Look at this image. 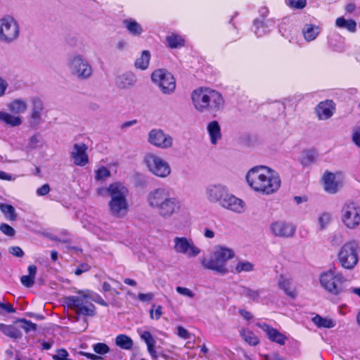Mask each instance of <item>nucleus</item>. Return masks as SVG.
Returning <instances> with one entry per match:
<instances>
[{
  "mask_svg": "<svg viewBox=\"0 0 360 360\" xmlns=\"http://www.w3.org/2000/svg\"><path fill=\"white\" fill-rule=\"evenodd\" d=\"M147 202L150 207L156 210L163 219H169L181 209L180 200L166 188H158L147 195Z\"/></svg>",
  "mask_w": 360,
  "mask_h": 360,
  "instance_id": "obj_1",
  "label": "nucleus"
},
{
  "mask_svg": "<svg viewBox=\"0 0 360 360\" xmlns=\"http://www.w3.org/2000/svg\"><path fill=\"white\" fill-rule=\"evenodd\" d=\"M246 180L253 190L266 195L275 193L281 186L278 174L265 166L252 168L246 174Z\"/></svg>",
  "mask_w": 360,
  "mask_h": 360,
  "instance_id": "obj_2",
  "label": "nucleus"
},
{
  "mask_svg": "<svg viewBox=\"0 0 360 360\" xmlns=\"http://www.w3.org/2000/svg\"><path fill=\"white\" fill-rule=\"evenodd\" d=\"M207 200L218 203L221 207L236 213H243L245 210V202L230 193L227 186L222 184H210L205 189Z\"/></svg>",
  "mask_w": 360,
  "mask_h": 360,
  "instance_id": "obj_3",
  "label": "nucleus"
},
{
  "mask_svg": "<svg viewBox=\"0 0 360 360\" xmlns=\"http://www.w3.org/2000/svg\"><path fill=\"white\" fill-rule=\"evenodd\" d=\"M192 101L198 111L214 115L222 110L224 105L221 93L210 88H199L193 91Z\"/></svg>",
  "mask_w": 360,
  "mask_h": 360,
  "instance_id": "obj_4",
  "label": "nucleus"
},
{
  "mask_svg": "<svg viewBox=\"0 0 360 360\" xmlns=\"http://www.w3.org/2000/svg\"><path fill=\"white\" fill-rule=\"evenodd\" d=\"M107 192L110 196L108 207L110 214L117 218L126 216L129 211L127 187L121 182H115L108 186Z\"/></svg>",
  "mask_w": 360,
  "mask_h": 360,
  "instance_id": "obj_5",
  "label": "nucleus"
},
{
  "mask_svg": "<svg viewBox=\"0 0 360 360\" xmlns=\"http://www.w3.org/2000/svg\"><path fill=\"white\" fill-rule=\"evenodd\" d=\"M233 257L234 252L233 250L219 246L215 249L210 258L203 257L200 262L205 269L224 274L228 272L226 262Z\"/></svg>",
  "mask_w": 360,
  "mask_h": 360,
  "instance_id": "obj_6",
  "label": "nucleus"
},
{
  "mask_svg": "<svg viewBox=\"0 0 360 360\" xmlns=\"http://www.w3.org/2000/svg\"><path fill=\"white\" fill-rule=\"evenodd\" d=\"M90 290H79L77 295L65 298V303L68 308L75 311L77 315L94 316L96 307L89 300Z\"/></svg>",
  "mask_w": 360,
  "mask_h": 360,
  "instance_id": "obj_7",
  "label": "nucleus"
},
{
  "mask_svg": "<svg viewBox=\"0 0 360 360\" xmlns=\"http://www.w3.org/2000/svg\"><path fill=\"white\" fill-rule=\"evenodd\" d=\"M67 68L70 75L79 80H87L93 75V67L90 61L79 53L69 56Z\"/></svg>",
  "mask_w": 360,
  "mask_h": 360,
  "instance_id": "obj_8",
  "label": "nucleus"
},
{
  "mask_svg": "<svg viewBox=\"0 0 360 360\" xmlns=\"http://www.w3.org/2000/svg\"><path fill=\"white\" fill-rule=\"evenodd\" d=\"M319 279L321 286L333 295H338L347 289V279L335 269L322 273Z\"/></svg>",
  "mask_w": 360,
  "mask_h": 360,
  "instance_id": "obj_9",
  "label": "nucleus"
},
{
  "mask_svg": "<svg viewBox=\"0 0 360 360\" xmlns=\"http://www.w3.org/2000/svg\"><path fill=\"white\" fill-rule=\"evenodd\" d=\"M360 252L359 243L356 240L346 242L338 252V262L340 265L347 270L353 269L359 262Z\"/></svg>",
  "mask_w": 360,
  "mask_h": 360,
  "instance_id": "obj_10",
  "label": "nucleus"
},
{
  "mask_svg": "<svg viewBox=\"0 0 360 360\" xmlns=\"http://www.w3.org/2000/svg\"><path fill=\"white\" fill-rule=\"evenodd\" d=\"M143 162L148 171L160 178H166L171 174V167L167 161L156 153H146Z\"/></svg>",
  "mask_w": 360,
  "mask_h": 360,
  "instance_id": "obj_11",
  "label": "nucleus"
},
{
  "mask_svg": "<svg viewBox=\"0 0 360 360\" xmlns=\"http://www.w3.org/2000/svg\"><path fill=\"white\" fill-rule=\"evenodd\" d=\"M151 79L165 94H170L175 90V79L172 74L165 69L155 70L151 75Z\"/></svg>",
  "mask_w": 360,
  "mask_h": 360,
  "instance_id": "obj_12",
  "label": "nucleus"
},
{
  "mask_svg": "<svg viewBox=\"0 0 360 360\" xmlns=\"http://www.w3.org/2000/svg\"><path fill=\"white\" fill-rule=\"evenodd\" d=\"M341 219L349 229H355L360 224V207L354 202L345 203L341 210Z\"/></svg>",
  "mask_w": 360,
  "mask_h": 360,
  "instance_id": "obj_13",
  "label": "nucleus"
},
{
  "mask_svg": "<svg viewBox=\"0 0 360 360\" xmlns=\"http://www.w3.org/2000/svg\"><path fill=\"white\" fill-rule=\"evenodd\" d=\"M173 241L174 250L178 254L191 258L197 257L200 253V250L195 246L191 239L186 237H175Z\"/></svg>",
  "mask_w": 360,
  "mask_h": 360,
  "instance_id": "obj_14",
  "label": "nucleus"
},
{
  "mask_svg": "<svg viewBox=\"0 0 360 360\" xmlns=\"http://www.w3.org/2000/svg\"><path fill=\"white\" fill-rule=\"evenodd\" d=\"M148 141L150 144L160 149H168L173 146V137L161 129H153L148 133Z\"/></svg>",
  "mask_w": 360,
  "mask_h": 360,
  "instance_id": "obj_15",
  "label": "nucleus"
},
{
  "mask_svg": "<svg viewBox=\"0 0 360 360\" xmlns=\"http://www.w3.org/2000/svg\"><path fill=\"white\" fill-rule=\"evenodd\" d=\"M19 35V27L16 21L11 18L0 20V41L11 42Z\"/></svg>",
  "mask_w": 360,
  "mask_h": 360,
  "instance_id": "obj_16",
  "label": "nucleus"
},
{
  "mask_svg": "<svg viewBox=\"0 0 360 360\" xmlns=\"http://www.w3.org/2000/svg\"><path fill=\"white\" fill-rule=\"evenodd\" d=\"M324 189L329 193H337L342 186L343 176L341 173H332L326 172L322 177Z\"/></svg>",
  "mask_w": 360,
  "mask_h": 360,
  "instance_id": "obj_17",
  "label": "nucleus"
},
{
  "mask_svg": "<svg viewBox=\"0 0 360 360\" xmlns=\"http://www.w3.org/2000/svg\"><path fill=\"white\" fill-rule=\"evenodd\" d=\"M295 230V226L283 221H274L270 226L271 233L276 237L292 238Z\"/></svg>",
  "mask_w": 360,
  "mask_h": 360,
  "instance_id": "obj_18",
  "label": "nucleus"
},
{
  "mask_svg": "<svg viewBox=\"0 0 360 360\" xmlns=\"http://www.w3.org/2000/svg\"><path fill=\"white\" fill-rule=\"evenodd\" d=\"M87 149L88 146L84 143H77L73 145L70 157L75 165L84 167L89 163Z\"/></svg>",
  "mask_w": 360,
  "mask_h": 360,
  "instance_id": "obj_19",
  "label": "nucleus"
},
{
  "mask_svg": "<svg viewBox=\"0 0 360 360\" xmlns=\"http://www.w3.org/2000/svg\"><path fill=\"white\" fill-rule=\"evenodd\" d=\"M259 328L266 333L268 338L280 345H284L287 337L280 333L276 328H274L266 323H257L256 324Z\"/></svg>",
  "mask_w": 360,
  "mask_h": 360,
  "instance_id": "obj_20",
  "label": "nucleus"
},
{
  "mask_svg": "<svg viewBox=\"0 0 360 360\" xmlns=\"http://www.w3.org/2000/svg\"><path fill=\"white\" fill-rule=\"evenodd\" d=\"M335 110L334 103L329 100L320 102L315 108L316 114L320 120H328L333 115Z\"/></svg>",
  "mask_w": 360,
  "mask_h": 360,
  "instance_id": "obj_21",
  "label": "nucleus"
},
{
  "mask_svg": "<svg viewBox=\"0 0 360 360\" xmlns=\"http://www.w3.org/2000/svg\"><path fill=\"white\" fill-rule=\"evenodd\" d=\"M137 81L136 75L131 72H126L117 75L115 85L120 89H127L134 86Z\"/></svg>",
  "mask_w": 360,
  "mask_h": 360,
  "instance_id": "obj_22",
  "label": "nucleus"
},
{
  "mask_svg": "<svg viewBox=\"0 0 360 360\" xmlns=\"http://www.w3.org/2000/svg\"><path fill=\"white\" fill-rule=\"evenodd\" d=\"M31 103L30 117L35 124H39L44 109L43 102L39 98L34 97L31 100Z\"/></svg>",
  "mask_w": 360,
  "mask_h": 360,
  "instance_id": "obj_23",
  "label": "nucleus"
},
{
  "mask_svg": "<svg viewBox=\"0 0 360 360\" xmlns=\"http://www.w3.org/2000/svg\"><path fill=\"white\" fill-rule=\"evenodd\" d=\"M207 130L210 138V142L216 145L221 139V127L217 121L210 122L207 127Z\"/></svg>",
  "mask_w": 360,
  "mask_h": 360,
  "instance_id": "obj_24",
  "label": "nucleus"
},
{
  "mask_svg": "<svg viewBox=\"0 0 360 360\" xmlns=\"http://www.w3.org/2000/svg\"><path fill=\"white\" fill-rule=\"evenodd\" d=\"M279 288L283 290L285 293L291 298H295L297 296V292L295 288L292 286L290 279L281 276L278 281Z\"/></svg>",
  "mask_w": 360,
  "mask_h": 360,
  "instance_id": "obj_25",
  "label": "nucleus"
},
{
  "mask_svg": "<svg viewBox=\"0 0 360 360\" xmlns=\"http://www.w3.org/2000/svg\"><path fill=\"white\" fill-rule=\"evenodd\" d=\"M141 339L147 345V349L149 354L153 359L158 358L157 352L155 349V341L149 331H143L141 335Z\"/></svg>",
  "mask_w": 360,
  "mask_h": 360,
  "instance_id": "obj_26",
  "label": "nucleus"
},
{
  "mask_svg": "<svg viewBox=\"0 0 360 360\" xmlns=\"http://www.w3.org/2000/svg\"><path fill=\"white\" fill-rule=\"evenodd\" d=\"M0 331L12 339H19L22 337L21 331L14 325L0 323Z\"/></svg>",
  "mask_w": 360,
  "mask_h": 360,
  "instance_id": "obj_27",
  "label": "nucleus"
},
{
  "mask_svg": "<svg viewBox=\"0 0 360 360\" xmlns=\"http://www.w3.org/2000/svg\"><path fill=\"white\" fill-rule=\"evenodd\" d=\"M0 121L11 127H18L22 124V120L19 116L4 111H0Z\"/></svg>",
  "mask_w": 360,
  "mask_h": 360,
  "instance_id": "obj_28",
  "label": "nucleus"
},
{
  "mask_svg": "<svg viewBox=\"0 0 360 360\" xmlns=\"http://www.w3.org/2000/svg\"><path fill=\"white\" fill-rule=\"evenodd\" d=\"M8 109L14 114H21L26 111L27 103L25 100L17 98L11 101L8 105Z\"/></svg>",
  "mask_w": 360,
  "mask_h": 360,
  "instance_id": "obj_29",
  "label": "nucleus"
},
{
  "mask_svg": "<svg viewBox=\"0 0 360 360\" xmlns=\"http://www.w3.org/2000/svg\"><path fill=\"white\" fill-rule=\"evenodd\" d=\"M317 158V153L314 150H307L302 153L300 162L303 167H308L314 163Z\"/></svg>",
  "mask_w": 360,
  "mask_h": 360,
  "instance_id": "obj_30",
  "label": "nucleus"
},
{
  "mask_svg": "<svg viewBox=\"0 0 360 360\" xmlns=\"http://www.w3.org/2000/svg\"><path fill=\"white\" fill-rule=\"evenodd\" d=\"M123 24L127 28V31L134 36L141 35L143 30L140 24L132 19H127L123 21Z\"/></svg>",
  "mask_w": 360,
  "mask_h": 360,
  "instance_id": "obj_31",
  "label": "nucleus"
},
{
  "mask_svg": "<svg viewBox=\"0 0 360 360\" xmlns=\"http://www.w3.org/2000/svg\"><path fill=\"white\" fill-rule=\"evenodd\" d=\"M302 33L307 41L314 40L319 33V27L311 24H307L304 26Z\"/></svg>",
  "mask_w": 360,
  "mask_h": 360,
  "instance_id": "obj_32",
  "label": "nucleus"
},
{
  "mask_svg": "<svg viewBox=\"0 0 360 360\" xmlns=\"http://www.w3.org/2000/svg\"><path fill=\"white\" fill-rule=\"evenodd\" d=\"M0 210L6 219L11 221L16 220L18 215L13 205L0 203Z\"/></svg>",
  "mask_w": 360,
  "mask_h": 360,
  "instance_id": "obj_33",
  "label": "nucleus"
},
{
  "mask_svg": "<svg viewBox=\"0 0 360 360\" xmlns=\"http://www.w3.org/2000/svg\"><path fill=\"white\" fill-rule=\"evenodd\" d=\"M335 25L340 28H345L350 32H355L356 30V22L354 20H345L343 17L338 18Z\"/></svg>",
  "mask_w": 360,
  "mask_h": 360,
  "instance_id": "obj_34",
  "label": "nucleus"
},
{
  "mask_svg": "<svg viewBox=\"0 0 360 360\" xmlns=\"http://www.w3.org/2000/svg\"><path fill=\"white\" fill-rule=\"evenodd\" d=\"M240 335L243 339L250 346H256L259 343L257 336L248 329H242L240 330Z\"/></svg>",
  "mask_w": 360,
  "mask_h": 360,
  "instance_id": "obj_35",
  "label": "nucleus"
},
{
  "mask_svg": "<svg viewBox=\"0 0 360 360\" xmlns=\"http://www.w3.org/2000/svg\"><path fill=\"white\" fill-rule=\"evenodd\" d=\"M150 59V53L148 51H143L141 55L138 58L134 63L136 68L144 70H146L149 65Z\"/></svg>",
  "mask_w": 360,
  "mask_h": 360,
  "instance_id": "obj_36",
  "label": "nucleus"
},
{
  "mask_svg": "<svg viewBox=\"0 0 360 360\" xmlns=\"http://www.w3.org/2000/svg\"><path fill=\"white\" fill-rule=\"evenodd\" d=\"M115 344L122 349L129 350L133 347V340L127 335L120 334L116 337Z\"/></svg>",
  "mask_w": 360,
  "mask_h": 360,
  "instance_id": "obj_37",
  "label": "nucleus"
},
{
  "mask_svg": "<svg viewBox=\"0 0 360 360\" xmlns=\"http://www.w3.org/2000/svg\"><path fill=\"white\" fill-rule=\"evenodd\" d=\"M312 321L319 328H332L335 326L331 319L323 318L319 315L313 317Z\"/></svg>",
  "mask_w": 360,
  "mask_h": 360,
  "instance_id": "obj_38",
  "label": "nucleus"
},
{
  "mask_svg": "<svg viewBox=\"0 0 360 360\" xmlns=\"http://www.w3.org/2000/svg\"><path fill=\"white\" fill-rule=\"evenodd\" d=\"M255 269V265L248 261H239L235 266L234 272L240 274L242 272H250Z\"/></svg>",
  "mask_w": 360,
  "mask_h": 360,
  "instance_id": "obj_39",
  "label": "nucleus"
},
{
  "mask_svg": "<svg viewBox=\"0 0 360 360\" xmlns=\"http://www.w3.org/2000/svg\"><path fill=\"white\" fill-rule=\"evenodd\" d=\"M168 46L170 48L175 49L184 45V40L177 34H172L167 37Z\"/></svg>",
  "mask_w": 360,
  "mask_h": 360,
  "instance_id": "obj_40",
  "label": "nucleus"
},
{
  "mask_svg": "<svg viewBox=\"0 0 360 360\" xmlns=\"http://www.w3.org/2000/svg\"><path fill=\"white\" fill-rule=\"evenodd\" d=\"M16 322L22 323L21 328L26 333L35 331L37 330V324L32 323L31 321H28L25 319H20L17 320Z\"/></svg>",
  "mask_w": 360,
  "mask_h": 360,
  "instance_id": "obj_41",
  "label": "nucleus"
},
{
  "mask_svg": "<svg viewBox=\"0 0 360 360\" xmlns=\"http://www.w3.org/2000/svg\"><path fill=\"white\" fill-rule=\"evenodd\" d=\"M242 294L250 300L255 301L259 298L260 290L244 287L242 290Z\"/></svg>",
  "mask_w": 360,
  "mask_h": 360,
  "instance_id": "obj_42",
  "label": "nucleus"
},
{
  "mask_svg": "<svg viewBox=\"0 0 360 360\" xmlns=\"http://www.w3.org/2000/svg\"><path fill=\"white\" fill-rule=\"evenodd\" d=\"M42 143L41 141V138L38 134H34L30 137L29 140V143L27 144V148L30 150L36 149L37 148L41 147Z\"/></svg>",
  "mask_w": 360,
  "mask_h": 360,
  "instance_id": "obj_43",
  "label": "nucleus"
},
{
  "mask_svg": "<svg viewBox=\"0 0 360 360\" xmlns=\"http://www.w3.org/2000/svg\"><path fill=\"white\" fill-rule=\"evenodd\" d=\"M319 224L320 225V229L323 230L330 224L331 221V215L329 213H322L319 219Z\"/></svg>",
  "mask_w": 360,
  "mask_h": 360,
  "instance_id": "obj_44",
  "label": "nucleus"
},
{
  "mask_svg": "<svg viewBox=\"0 0 360 360\" xmlns=\"http://www.w3.org/2000/svg\"><path fill=\"white\" fill-rule=\"evenodd\" d=\"M94 351L98 354L103 355L110 352L109 347L103 342H98L93 345Z\"/></svg>",
  "mask_w": 360,
  "mask_h": 360,
  "instance_id": "obj_45",
  "label": "nucleus"
},
{
  "mask_svg": "<svg viewBox=\"0 0 360 360\" xmlns=\"http://www.w3.org/2000/svg\"><path fill=\"white\" fill-rule=\"evenodd\" d=\"M110 176V172L105 167H101L98 168L95 174V179L96 180H102Z\"/></svg>",
  "mask_w": 360,
  "mask_h": 360,
  "instance_id": "obj_46",
  "label": "nucleus"
},
{
  "mask_svg": "<svg viewBox=\"0 0 360 360\" xmlns=\"http://www.w3.org/2000/svg\"><path fill=\"white\" fill-rule=\"evenodd\" d=\"M0 231L7 236L13 237L15 235V229L6 223L0 224Z\"/></svg>",
  "mask_w": 360,
  "mask_h": 360,
  "instance_id": "obj_47",
  "label": "nucleus"
},
{
  "mask_svg": "<svg viewBox=\"0 0 360 360\" xmlns=\"http://www.w3.org/2000/svg\"><path fill=\"white\" fill-rule=\"evenodd\" d=\"M155 307V305L153 304L152 306V308L150 309V311H149L150 317L153 319H155L156 320H158L162 314V306L158 305L156 307V309L154 310Z\"/></svg>",
  "mask_w": 360,
  "mask_h": 360,
  "instance_id": "obj_48",
  "label": "nucleus"
},
{
  "mask_svg": "<svg viewBox=\"0 0 360 360\" xmlns=\"http://www.w3.org/2000/svg\"><path fill=\"white\" fill-rule=\"evenodd\" d=\"M352 140L356 146L360 148V126L353 129Z\"/></svg>",
  "mask_w": 360,
  "mask_h": 360,
  "instance_id": "obj_49",
  "label": "nucleus"
},
{
  "mask_svg": "<svg viewBox=\"0 0 360 360\" xmlns=\"http://www.w3.org/2000/svg\"><path fill=\"white\" fill-rule=\"evenodd\" d=\"M20 282L26 288H31L34 284L35 279L29 275H25L20 278Z\"/></svg>",
  "mask_w": 360,
  "mask_h": 360,
  "instance_id": "obj_50",
  "label": "nucleus"
},
{
  "mask_svg": "<svg viewBox=\"0 0 360 360\" xmlns=\"http://www.w3.org/2000/svg\"><path fill=\"white\" fill-rule=\"evenodd\" d=\"M8 252L16 257H22L25 255L23 250L19 246L8 248Z\"/></svg>",
  "mask_w": 360,
  "mask_h": 360,
  "instance_id": "obj_51",
  "label": "nucleus"
},
{
  "mask_svg": "<svg viewBox=\"0 0 360 360\" xmlns=\"http://www.w3.org/2000/svg\"><path fill=\"white\" fill-rule=\"evenodd\" d=\"M176 290L181 295L186 296L190 298H193L194 297V293L189 288L178 286L176 287Z\"/></svg>",
  "mask_w": 360,
  "mask_h": 360,
  "instance_id": "obj_52",
  "label": "nucleus"
},
{
  "mask_svg": "<svg viewBox=\"0 0 360 360\" xmlns=\"http://www.w3.org/2000/svg\"><path fill=\"white\" fill-rule=\"evenodd\" d=\"M177 335L179 338L184 340H188L191 338V334L181 326L177 327Z\"/></svg>",
  "mask_w": 360,
  "mask_h": 360,
  "instance_id": "obj_53",
  "label": "nucleus"
},
{
  "mask_svg": "<svg viewBox=\"0 0 360 360\" xmlns=\"http://www.w3.org/2000/svg\"><path fill=\"white\" fill-rule=\"evenodd\" d=\"M89 300L93 301L104 307L108 306V304L98 294H94L92 295L90 294Z\"/></svg>",
  "mask_w": 360,
  "mask_h": 360,
  "instance_id": "obj_54",
  "label": "nucleus"
},
{
  "mask_svg": "<svg viewBox=\"0 0 360 360\" xmlns=\"http://www.w3.org/2000/svg\"><path fill=\"white\" fill-rule=\"evenodd\" d=\"M254 25L255 27V32L257 36H262L264 32V27L262 22L255 20L254 22Z\"/></svg>",
  "mask_w": 360,
  "mask_h": 360,
  "instance_id": "obj_55",
  "label": "nucleus"
},
{
  "mask_svg": "<svg viewBox=\"0 0 360 360\" xmlns=\"http://www.w3.org/2000/svg\"><path fill=\"white\" fill-rule=\"evenodd\" d=\"M291 7L295 8H303L306 6V0H289Z\"/></svg>",
  "mask_w": 360,
  "mask_h": 360,
  "instance_id": "obj_56",
  "label": "nucleus"
},
{
  "mask_svg": "<svg viewBox=\"0 0 360 360\" xmlns=\"http://www.w3.org/2000/svg\"><path fill=\"white\" fill-rule=\"evenodd\" d=\"M153 294L151 292L148 293H139L138 298L141 302H150L153 299Z\"/></svg>",
  "mask_w": 360,
  "mask_h": 360,
  "instance_id": "obj_57",
  "label": "nucleus"
},
{
  "mask_svg": "<svg viewBox=\"0 0 360 360\" xmlns=\"http://www.w3.org/2000/svg\"><path fill=\"white\" fill-rule=\"evenodd\" d=\"M89 269L90 266L87 264H82L75 269V274L79 276L82 273L88 271Z\"/></svg>",
  "mask_w": 360,
  "mask_h": 360,
  "instance_id": "obj_58",
  "label": "nucleus"
},
{
  "mask_svg": "<svg viewBox=\"0 0 360 360\" xmlns=\"http://www.w3.org/2000/svg\"><path fill=\"white\" fill-rule=\"evenodd\" d=\"M49 191L50 187L49 184H44L42 186H41L37 190V193L38 195H45L48 194Z\"/></svg>",
  "mask_w": 360,
  "mask_h": 360,
  "instance_id": "obj_59",
  "label": "nucleus"
},
{
  "mask_svg": "<svg viewBox=\"0 0 360 360\" xmlns=\"http://www.w3.org/2000/svg\"><path fill=\"white\" fill-rule=\"evenodd\" d=\"M0 308L4 309L8 313H15V309L13 308V305L9 303H3L0 302Z\"/></svg>",
  "mask_w": 360,
  "mask_h": 360,
  "instance_id": "obj_60",
  "label": "nucleus"
},
{
  "mask_svg": "<svg viewBox=\"0 0 360 360\" xmlns=\"http://www.w3.org/2000/svg\"><path fill=\"white\" fill-rule=\"evenodd\" d=\"M7 87V82L3 78L0 77V97L4 95Z\"/></svg>",
  "mask_w": 360,
  "mask_h": 360,
  "instance_id": "obj_61",
  "label": "nucleus"
},
{
  "mask_svg": "<svg viewBox=\"0 0 360 360\" xmlns=\"http://www.w3.org/2000/svg\"><path fill=\"white\" fill-rule=\"evenodd\" d=\"M79 354L80 355L84 356L86 358H88L89 359H91V360H98V359H102L99 356H97V355L94 354L88 353V352H79Z\"/></svg>",
  "mask_w": 360,
  "mask_h": 360,
  "instance_id": "obj_62",
  "label": "nucleus"
},
{
  "mask_svg": "<svg viewBox=\"0 0 360 360\" xmlns=\"http://www.w3.org/2000/svg\"><path fill=\"white\" fill-rule=\"evenodd\" d=\"M239 314L246 320L249 321L250 319H252V314L248 311H246L245 309H240L239 310Z\"/></svg>",
  "mask_w": 360,
  "mask_h": 360,
  "instance_id": "obj_63",
  "label": "nucleus"
},
{
  "mask_svg": "<svg viewBox=\"0 0 360 360\" xmlns=\"http://www.w3.org/2000/svg\"><path fill=\"white\" fill-rule=\"evenodd\" d=\"M28 272H29V276H32V278H34L35 279V276H36V274H37V266L35 265H30L28 266Z\"/></svg>",
  "mask_w": 360,
  "mask_h": 360,
  "instance_id": "obj_64",
  "label": "nucleus"
}]
</instances>
